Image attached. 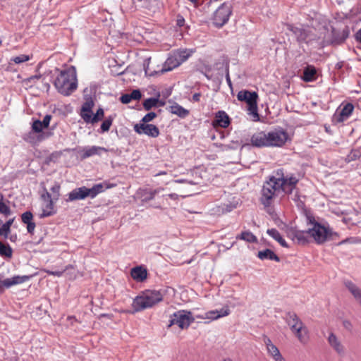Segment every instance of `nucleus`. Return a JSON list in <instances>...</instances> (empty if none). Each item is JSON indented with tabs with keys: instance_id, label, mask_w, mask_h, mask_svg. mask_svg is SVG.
Instances as JSON below:
<instances>
[{
	"instance_id": "1",
	"label": "nucleus",
	"mask_w": 361,
	"mask_h": 361,
	"mask_svg": "<svg viewBox=\"0 0 361 361\" xmlns=\"http://www.w3.org/2000/svg\"><path fill=\"white\" fill-rule=\"evenodd\" d=\"M299 178L293 173L285 174L283 169H277L264 181L261 190L260 202L269 208L274 200L281 195H291L297 188Z\"/></svg>"
},
{
	"instance_id": "2",
	"label": "nucleus",
	"mask_w": 361,
	"mask_h": 361,
	"mask_svg": "<svg viewBox=\"0 0 361 361\" xmlns=\"http://www.w3.org/2000/svg\"><path fill=\"white\" fill-rule=\"evenodd\" d=\"M306 221L307 224L310 226L307 229V233L319 245L323 244L328 240H334L336 237L338 236V234L333 231L329 225L321 224L310 214L306 215Z\"/></svg>"
},
{
	"instance_id": "3",
	"label": "nucleus",
	"mask_w": 361,
	"mask_h": 361,
	"mask_svg": "<svg viewBox=\"0 0 361 361\" xmlns=\"http://www.w3.org/2000/svg\"><path fill=\"white\" fill-rule=\"evenodd\" d=\"M54 86L58 92L64 95H71L78 87L76 70L71 66L60 72L54 81Z\"/></svg>"
},
{
	"instance_id": "4",
	"label": "nucleus",
	"mask_w": 361,
	"mask_h": 361,
	"mask_svg": "<svg viewBox=\"0 0 361 361\" xmlns=\"http://www.w3.org/2000/svg\"><path fill=\"white\" fill-rule=\"evenodd\" d=\"M163 300V295L158 290H145L135 298L133 307L135 312L151 308Z\"/></svg>"
},
{
	"instance_id": "5",
	"label": "nucleus",
	"mask_w": 361,
	"mask_h": 361,
	"mask_svg": "<svg viewBox=\"0 0 361 361\" xmlns=\"http://www.w3.org/2000/svg\"><path fill=\"white\" fill-rule=\"evenodd\" d=\"M289 30L295 35L299 43L308 44L319 39L315 29L309 26L295 27L290 25Z\"/></svg>"
},
{
	"instance_id": "6",
	"label": "nucleus",
	"mask_w": 361,
	"mask_h": 361,
	"mask_svg": "<svg viewBox=\"0 0 361 361\" xmlns=\"http://www.w3.org/2000/svg\"><path fill=\"white\" fill-rule=\"evenodd\" d=\"M195 318L192 316L190 311L185 310H178L171 315L169 327L177 325L181 329H186L195 322Z\"/></svg>"
},
{
	"instance_id": "7",
	"label": "nucleus",
	"mask_w": 361,
	"mask_h": 361,
	"mask_svg": "<svg viewBox=\"0 0 361 361\" xmlns=\"http://www.w3.org/2000/svg\"><path fill=\"white\" fill-rule=\"evenodd\" d=\"M232 13V4L224 2L214 13L212 16V23L216 27H223L229 20Z\"/></svg>"
},
{
	"instance_id": "8",
	"label": "nucleus",
	"mask_w": 361,
	"mask_h": 361,
	"mask_svg": "<svg viewBox=\"0 0 361 361\" xmlns=\"http://www.w3.org/2000/svg\"><path fill=\"white\" fill-rule=\"evenodd\" d=\"M269 147H281L288 139V135L282 128L275 129L267 133Z\"/></svg>"
},
{
	"instance_id": "9",
	"label": "nucleus",
	"mask_w": 361,
	"mask_h": 361,
	"mask_svg": "<svg viewBox=\"0 0 361 361\" xmlns=\"http://www.w3.org/2000/svg\"><path fill=\"white\" fill-rule=\"evenodd\" d=\"M287 236L294 243L299 245H305L308 243L309 233L307 231H300L290 227L286 230Z\"/></svg>"
},
{
	"instance_id": "10",
	"label": "nucleus",
	"mask_w": 361,
	"mask_h": 361,
	"mask_svg": "<svg viewBox=\"0 0 361 361\" xmlns=\"http://www.w3.org/2000/svg\"><path fill=\"white\" fill-rule=\"evenodd\" d=\"M134 130L139 135H146L150 137H157L160 133L159 128L153 124L136 123L134 125Z\"/></svg>"
},
{
	"instance_id": "11",
	"label": "nucleus",
	"mask_w": 361,
	"mask_h": 361,
	"mask_svg": "<svg viewBox=\"0 0 361 361\" xmlns=\"http://www.w3.org/2000/svg\"><path fill=\"white\" fill-rule=\"evenodd\" d=\"M250 141L252 145L254 147H269L267 133L264 131H259L254 133L251 137Z\"/></svg>"
},
{
	"instance_id": "12",
	"label": "nucleus",
	"mask_w": 361,
	"mask_h": 361,
	"mask_svg": "<svg viewBox=\"0 0 361 361\" xmlns=\"http://www.w3.org/2000/svg\"><path fill=\"white\" fill-rule=\"evenodd\" d=\"M353 104L351 103H347L343 106L340 112L336 113L334 115V119L336 121V123H343V121L349 118V117L353 114Z\"/></svg>"
},
{
	"instance_id": "13",
	"label": "nucleus",
	"mask_w": 361,
	"mask_h": 361,
	"mask_svg": "<svg viewBox=\"0 0 361 361\" xmlns=\"http://www.w3.org/2000/svg\"><path fill=\"white\" fill-rule=\"evenodd\" d=\"M49 136V134L47 133H42L39 135H35V133L31 130L27 133H25L23 135V139L24 141L31 144L32 145H36L42 140L48 138Z\"/></svg>"
},
{
	"instance_id": "14",
	"label": "nucleus",
	"mask_w": 361,
	"mask_h": 361,
	"mask_svg": "<svg viewBox=\"0 0 361 361\" xmlns=\"http://www.w3.org/2000/svg\"><path fill=\"white\" fill-rule=\"evenodd\" d=\"M116 184H109L107 182H102L93 185L91 188H86L88 197L94 198L98 194L104 192L105 189L113 188Z\"/></svg>"
},
{
	"instance_id": "15",
	"label": "nucleus",
	"mask_w": 361,
	"mask_h": 361,
	"mask_svg": "<svg viewBox=\"0 0 361 361\" xmlns=\"http://www.w3.org/2000/svg\"><path fill=\"white\" fill-rule=\"evenodd\" d=\"M286 324L290 327V331L293 330L294 328H298L300 326H302L304 323L298 317L297 314L294 312H287L283 317Z\"/></svg>"
},
{
	"instance_id": "16",
	"label": "nucleus",
	"mask_w": 361,
	"mask_h": 361,
	"mask_svg": "<svg viewBox=\"0 0 361 361\" xmlns=\"http://www.w3.org/2000/svg\"><path fill=\"white\" fill-rule=\"evenodd\" d=\"M31 277H32L31 276H27V275H24V276H18H18H14L11 278H7L4 280H2L1 283L4 287V289L5 288L8 289L13 286H16L18 284H21V283H23L27 281L28 280H30V279Z\"/></svg>"
},
{
	"instance_id": "17",
	"label": "nucleus",
	"mask_w": 361,
	"mask_h": 361,
	"mask_svg": "<svg viewBox=\"0 0 361 361\" xmlns=\"http://www.w3.org/2000/svg\"><path fill=\"white\" fill-rule=\"evenodd\" d=\"M230 123L231 120L228 115L224 111H219L215 115L212 124L214 127L219 126L226 128Z\"/></svg>"
},
{
	"instance_id": "18",
	"label": "nucleus",
	"mask_w": 361,
	"mask_h": 361,
	"mask_svg": "<svg viewBox=\"0 0 361 361\" xmlns=\"http://www.w3.org/2000/svg\"><path fill=\"white\" fill-rule=\"evenodd\" d=\"M291 331L301 344L306 345L308 343L309 331L305 324L300 326L298 328H294Z\"/></svg>"
},
{
	"instance_id": "19",
	"label": "nucleus",
	"mask_w": 361,
	"mask_h": 361,
	"mask_svg": "<svg viewBox=\"0 0 361 361\" xmlns=\"http://www.w3.org/2000/svg\"><path fill=\"white\" fill-rule=\"evenodd\" d=\"M68 199L66 202H73L75 200H84L88 197L86 190V187L82 186L80 188H75L71 191L68 195Z\"/></svg>"
},
{
	"instance_id": "20",
	"label": "nucleus",
	"mask_w": 361,
	"mask_h": 361,
	"mask_svg": "<svg viewBox=\"0 0 361 361\" xmlns=\"http://www.w3.org/2000/svg\"><path fill=\"white\" fill-rule=\"evenodd\" d=\"M332 43L335 44H341L343 43L346 39L349 37L350 29L345 26L341 31L333 30Z\"/></svg>"
},
{
	"instance_id": "21",
	"label": "nucleus",
	"mask_w": 361,
	"mask_h": 361,
	"mask_svg": "<svg viewBox=\"0 0 361 361\" xmlns=\"http://www.w3.org/2000/svg\"><path fill=\"white\" fill-rule=\"evenodd\" d=\"M231 311L228 307H224L219 310H211L204 314V317L209 320H216L219 318L228 316Z\"/></svg>"
},
{
	"instance_id": "22",
	"label": "nucleus",
	"mask_w": 361,
	"mask_h": 361,
	"mask_svg": "<svg viewBox=\"0 0 361 361\" xmlns=\"http://www.w3.org/2000/svg\"><path fill=\"white\" fill-rule=\"evenodd\" d=\"M237 98L239 101H244L247 104V105H250L257 100L258 95L255 92L241 90L238 92Z\"/></svg>"
},
{
	"instance_id": "23",
	"label": "nucleus",
	"mask_w": 361,
	"mask_h": 361,
	"mask_svg": "<svg viewBox=\"0 0 361 361\" xmlns=\"http://www.w3.org/2000/svg\"><path fill=\"white\" fill-rule=\"evenodd\" d=\"M21 221L27 225V231L30 234H33L36 224L33 221V215L31 212L27 211L21 214Z\"/></svg>"
},
{
	"instance_id": "24",
	"label": "nucleus",
	"mask_w": 361,
	"mask_h": 361,
	"mask_svg": "<svg viewBox=\"0 0 361 361\" xmlns=\"http://www.w3.org/2000/svg\"><path fill=\"white\" fill-rule=\"evenodd\" d=\"M330 346L339 355H344L345 348L341 341L334 333H330L328 337Z\"/></svg>"
},
{
	"instance_id": "25",
	"label": "nucleus",
	"mask_w": 361,
	"mask_h": 361,
	"mask_svg": "<svg viewBox=\"0 0 361 361\" xmlns=\"http://www.w3.org/2000/svg\"><path fill=\"white\" fill-rule=\"evenodd\" d=\"M131 276L137 282H142L147 279V271L142 266L135 267L131 269Z\"/></svg>"
},
{
	"instance_id": "26",
	"label": "nucleus",
	"mask_w": 361,
	"mask_h": 361,
	"mask_svg": "<svg viewBox=\"0 0 361 361\" xmlns=\"http://www.w3.org/2000/svg\"><path fill=\"white\" fill-rule=\"evenodd\" d=\"M179 66L180 62L178 61L177 58L174 55L173 52H172L164 62L161 72L171 71Z\"/></svg>"
},
{
	"instance_id": "27",
	"label": "nucleus",
	"mask_w": 361,
	"mask_h": 361,
	"mask_svg": "<svg viewBox=\"0 0 361 361\" xmlns=\"http://www.w3.org/2000/svg\"><path fill=\"white\" fill-rule=\"evenodd\" d=\"M345 286L353 295L355 300L361 305V289L350 281H345Z\"/></svg>"
},
{
	"instance_id": "28",
	"label": "nucleus",
	"mask_w": 361,
	"mask_h": 361,
	"mask_svg": "<svg viewBox=\"0 0 361 361\" xmlns=\"http://www.w3.org/2000/svg\"><path fill=\"white\" fill-rule=\"evenodd\" d=\"M317 70L314 66L308 65L303 70L302 79L305 82H312L316 80Z\"/></svg>"
},
{
	"instance_id": "29",
	"label": "nucleus",
	"mask_w": 361,
	"mask_h": 361,
	"mask_svg": "<svg viewBox=\"0 0 361 361\" xmlns=\"http://www.w3.org/2000/svg\"><path fill=\"white\" fill-rule=\"evenodd\" d=\"M102 152H107V149L99 146L87 147L83 149L82 157V159H87L95 154L100 155Z\"/></svg>"
},
{
	"instance_id": "30",
	"label": "nucleus",
	"mask_w": 361,
	"mask_h": 361,
	"mask_svg": "<svg viewBox=\"0 0 361 361\" xmlns=\"http://www.w3.org/2000/svg\"><path fill=\"white\" fill-rule=\"evenodd\" d=\"M104 115L103 109L99 108L94 115L84 114L83 120L87 123H95L101 121Z\"/></svg>"
},
{
	"instance_id": "31",
	"label": "nucleus",
	"mask_w": 361,
	"mask_h": 361,
	"mask_svg": "<svg viewBox=\"0 0 361 361\" xmlns=\"http://www.w3.org/2000/svg\"><path fill=\"white\" fill-rule=\"evenodd\" d=\"M257 257L261 260H273L277 262H280V258L270 249H265L264 250L259 251Z\"/></svg>"
},
{
	"instance_id": "32",
	"label": "nucleus",
	"mask_w": 361,
	"mask_h": 361,
	"mask_svg": "<svg viewBox=\"0 0 361 361\" xmlns=\"http://www.w3.org/2000/svg\"><path fill=\"white\" fill-rule=\"evenodd\" d=\"M170 112L173 114H176L181 118H186L189 114L190 111L183 108L182 106L177 103L170 106Z\"/></svg>"
},
{
	"instance_id": "33",
	"label": "nucleus",
	"mask_w": 361,
	"mask_h": 361,
	"mask_svg": "<svg viewBox=\"0 0 361 361\" xmlns=\"http://www.w3.org/2000/svg\"><path fill=\"white\" fill-rule=\"evenodd\" d=\"M173 52L174 55L176 56V57L177 58L178 61L180 62V65L183 62H185V61H187L188 59V58L193 53V51L185 49H178Z\"/></svg>"
},
{
	"instance_id": "34",
	"label": "nucleus",
	"mask_w": 361,
	"mask_h": 361,
	"mask_svg": "<svg viewBox=\"0 0 361 361\" xmlns=\"http://www.w3.org/2000/svg\"><path fill=\"white\" fill-rule=\"evenodd\" d=\"M267 233L277 241L282 247H288V245L286 241L281 236L280 233L276 228H271L267 231Z\"/></svg>"
},
{
	"instance_id": "35",
	"label": "nucleus",
	"mask_w": 361,
	"mask_h": 361,
	"mask_svg": "<svg viewBox=\"0 0 361 361\" xmlns=\"http://www.w3.org/2000/svg\"><path fill=\"white\" fill-rule=\"evenodd\" d=\"M264 343L266 345L268 353L273 357L279 354V348L271 342V339L267 336L264 338Z\"/></svg>"
},
{
	"instance_id": "36",
	"label": "nucleus",
	"mask_w": 361,
	"mask_h": 361,
	"mask_svg": "<svg viewBox=\"0 0 361 361\" xmlns=\"http://www.w3.org/2000/svg\"><path fill=\"white\" fill-rule=\"evenodd\" d=\"M236 239L245 240L247 243L257 242V238L249 231L242 232L240 235L236 236Z\"/></svg>"
},
{
	"instance_id": "37",
	"label": "nucleus",
	"mask_w": 361,
	"mask_h": 361,
	"mask_svg": "<svg viewBox=\"0 0 361 361\" xmlns=\"http://www.w3.org/2000/svg\"><path fill=\"white\" fill-rule=\"evenodd\" d=\"M13 250L8 244L0 242V256L4 258H11Z\"/></svg>"
},
{
	"instance_id": "38",
	"label": "nucleus",
	"mask_w": 361,
	"mask_h": 361,
	"mask_svg": "<svg viewBox=\"0 0 361 361\" xmlns=\"http://www.w3.org/2000/svg\"><path fill=\"white\" fill-rule=\"evenodd\" d=\"M55 213L54 211V200H49L46 202V205L42 209V213L40 215L41 218L47 217L53 215Z\"/></svg>"
},
{
	"instance_id": "39",
	"label": "nucleus",
	"mask_w": 361,
	"mask_h": 361,
	"mask_svg": "<svg viewBox=\"0 0 361 361\" xmlns=\"http://www.w3.org/2000/svg\"><path fill=\"white\" fill-rule=\"evenodd\" d=\"M94 106V102L92 99H90L87 100L82 106L81 111H80V116L83 119L84 114H92V109Z\"/></svg>"
},
{
	"instance_id": "40",
	"label": "nucleus",
	"mask_w": 361,
	"mask_h": 361,
	"mask_svg": "<svg viewBox=\"0 0 361 361\" xmlns=\"http://www.w3.org/2000/svg\"><path fill=\"white\" fill-rule=\"evenodd\" d=\"M14 218L8 219L5 224H4L0 228V235L7 238L11 231V226H12Z\"/></svg>"
},
{
	"instance_id": "41",
	"label": "nucleus",
	"mask_w": 361,
	"mask_h": 361,
	"mask_svg": "<svg viewBox=\"0 0 361 361\" xmlns=\"http://www.w3.org/2000/svg\"><path fill=\"white\" fill-rule=\"evenodd\" d=\"M164 188H159L154 190H147L144 191V193L142 194L143 200L146 202H149L150 200H152L155 195L162 191Z\"/></svg>"
},
{
	"instance_id": "42",
	"label": "nucleus",
	"mask_w": 361,
	"mask_h": 361,
	"mask_svg": "<svg viewBox=\"0 0 361 361\" xmlns=\"http://www.w3.org/2000/svg\"><path fill=\"white\" fill-rule=\"evenodd\" d=\"M157 102H159L158 97L148 98L144 101L143 107L145 110L149 111L152 108L157 106Z\"/></svg>"
},
{
	"instance_id": "43",
	"label": "nucleus",
	"mask_w": 361,
	"mask_h": 361,
	"mask_svg": "<svg viewBox=\"0 0 361 361\" xmlns=\"http://www.w3.org/2000/svg\"><path fill=\"white\" fill-rule=\"evenodd\" d=\"M257 110V101L248 105L249 114L252 116L253 120L255 121L259 120V116Z\"/></svg>"
},
{
	"instance_id": "44",
	"label": "nucleus",
	"mask_w": 361,
	"mask_h": 361,
	"mask_svg": "<svg viewBox=\"0 0 361 361\" xmlns=\"http://www.w3.org/2000/svg\"><path fill=\"white\" fill-rule=\"evenodd\" d=\"M0 213L6 216L11 214L10 207L4 202V195L0 194Z\"/></svg>"
},
{
	"instance_id": "45",
	"label": "nucleus",
	"mask_w": 361,
	"mask_h": 361,
	"mask_svg": "<svg viewBox=\"0 0 361 361\" xmlns=\"http://www.w3.org/2000/svg\"><path fill=\"white\" fill-rule=\"evenodd\" d=\"M113 120L114 118L111 116L106 118L101 125L100 133L107 132L109 130L111 126L112 125Z\"/></svg>"
},
{
	"instance_id": "46",
	"label": "nucleus",
	"mask_w": 361,
	"mask_h": 361,
	"mask_svg": "<svg viewBox=\"0 0 361 361\" xmlns=\"http://www.w3.org/2000/svg\"><path fill=\"white\" fill-rule=\"evenodd\" d=\"M45 128V127L42 125L41 121L35 120L32 122V130L36 133H42V130Z\"/></svg>"
},
{
	"instance_id": "47",
	"label": "nucleus",
	"mask_w": 361,
	"mask_h": 361,
	"mask_svg": "<svg viewBox=\"0 0 361 361\" xmlns=\"http://www.w3.org/2000/svg\"><path fill=\"white\" fill-rule=\"evenodd\" d=\"M70 268H73L72 265H68L66 266L62 270H57V271H51V270H46V273L49 275L61 277L63 274V273L69 269Z\"/></svg>"
},
{
	"instance_id": "48",
	"label": "nucleus",
	"mask_w": 361,
	"mask_h": 361,
	"mask_svg": "<svg viewBox=\"0 0 361 361\" xmlns=\"http://www.w3.org/2000/svg\"><path fill=\"white\" fill-rule=\"evenodd\" d=\"M60 189L61 186L58 183H55V184L51 188V191L53 193V200L55 201L58 200L59 198Z\"/></svg>"
},
{
	"instance_id": "49",
	"label": "nucleus",
	"mask_w": 361,
	"mask_h": 361,
	"mask_svg": "<svg viewBox=\"0 0 361 361\" xmlns=\"http://www.w3.org/2000/svg\"><path fill=\"white\" fill-rule=\"evenodd\" d=\"M30 60V56L25 54H21L17 56H15L11 59V61H13L16 64H19Z\"/></svg>"
},
{
	"instance_id": "50",
	"label": "nucleus",
	"mask_w": 361,
	"mask_h": 361,
	"mask_svg": "<svg viewBox=\"0 0 361 361\" xmlns=\"http://www.w3.org/2000/svg\"><path fill=\"white\" fill-rule=\"evenodd\" d=\"M240 142L236 141H231L229 144L226 145H222V148L224 150H228V149H236L240 147Z\"/></svg>"
},
{
	"instance_id": "51",
	"label": "nucleus",
	"mask_w": 361,
	"mask_h": 361,
	"mask_svg": "<svg viewBox=\"0 0 361 361\" xmlns=\"http://www.w3.org/2000/svg\"><path fill=\"white\" fill-rule=\"evenodd\" d=\"M157 116V115L155 112H149L143 116V118L140 121V123H148L149 122L152 121L154 118H155Z\"/></svg>"
},
{
	"instance_id": "52",
	"label": "nucleus",
	"mask_w": 361,
	"mask_h": 361,
	"mask_svg": "<svg viewBox=\"0 0 361 361\" xmlns=\"http://www.w3.org/2000/svg\"><path fill=\"white\" fill-rule=\"evenodd\" d=\"M130 95L132 99H134V100H139L142 97L141 92L139 90H133L130 93Z\"/></svg>"
},
{
	"instance_id": "53",
	"label": "nucleus",
	"mask_w": 361,
	"mask_h": 361,
	"mask_svg": "<svg viewBox=\"0 0 361 361\" xmlns=\"http://www.w3.org/2000/svg\"><path fill=\"white\" fill-rule=\"evenodd\" d=\"M225 71H226V82L227 84L228 85V86L232 88V82H231V78H230V74H229V65L228 63H227L226 65V68H225Z\"/></svg>"
},
{
	"instance_id": "54",
	"label": "nucleus",
	"mask_w": 361,
	"mask_h": 361,
	"mask_svg": "<svg viewBox=\"0 0 361 361\" xmlns=\"http://www.w3.org/2000/svg\"><path fill=\"white\" fill-rule=\"evenodd\" d=\"M44 193L41 195V197L44 201L47 202L49 200H54L53 198H51V194L47 191L46 188H44Z\"/></svg>"
},
{
	"instance_id": "55",
	"label": "nucleus",
	"mask_w": 361,
	"mask_h": 361,
	"mask_svg": "<svg viewBox=\"0 0 361 361\" xmlns=\"http://www.w3.org/2000/svg\"><path fill=\"white\" fill-rule=\"evenodd\" d=\"M132 99L130 94H123L121 97H120V101L123 103V104H128Z\"/></svg>"
},
{
	"instance_id": "56",
	"label": "nucleus",
	"mask_w": 361,
	"mask_h": 361,
	"mask_svg": "<svg viewBox=\"0 0 361 361\" xmlns=\"http://www.w3.org/2000/svg\"><path fill=\"white\" fill-rule=\"evenodd\" d=\"M51 115H46L44 118H43V121H41L42 125L45 127V128H47L49 125V123H50V121H51Z\"/></svg>"
},
{
	"instance_id": "57",
	"label": "nucleus",
	"mask_w": 361,
	"mask_h": 361,
	"mask_svg": "<svg viewBox=\"0 0 361 361\" xmlns=\"http://www.w3.org/2000/svg\"><path fill=\"white\" fill-rule=\"evenodd\" d=\"M184 23H185L184 18L182 16L178 15L177 16V20H176V25H177V26L182 27V26L184 25Z\"/></svg>"
},
{
	"instance_id": "58",
	"label": "nucleus",
	"mask_w": 361,
	"mask_h": 361,
	"mask_svg": "<svg viewBox=\"0 0 361 361\" xmlns=\"http://www.w3.org/2000/svg\"><path fill=\"white\" fill-rule=\"evenodd\" d=\"M355 242H356V240H355V239L354 238H345V240H343L341 242H339L338 243V245H343V244H345L347 243H355Z\"/></svg>"
},
{
	"instance_id": "59",
	"label": "nucleus",
	"mask_w": 361,
	"mask_h": 361,
	"mask_svg": "<svg viewBox=\"0 0 361 361\" xmlns=\"http://www.w3.org/2000/svg\"><path fill=\"white\" fill-rule=\"evenodd\" d=\"M343 326L345 329H347L348 331H350L353 329V325H352L351 322L348 320H344L343 322Z\"/></svg>"
},
{
	"instance_id": "60",
	"label": "nucleus",
	"mask_w": 361,
	"mask_h": 361,
	"mask_svg": "<svg viewBox=\"0 0 361 361\" xmlns=\"http://www.w3.org/2000/svg\"><path fill=\"white\" fill-rule=\"evenodd\" d=\"M200 97H201V94H200V92L195 93V94L192 95V100L193 102H199V101H200Z\"/></svg>"
},
{
	"instance_id": "61",
	"label": "nucleus",
	"mask_w": 361,
	"mask_h": 361,
	"mask_svg": "<svg viewBox=\"0 0 361 361\" xmlns=\"http://www.w3.org/2000/svg\"><path fill=\"white\" fill-rule=\"evenodd\" d=\"M355 39L361 44V28L355 34Z\"/></svg>"
},
{
	"instance_id": "62",
	"label": "nucleus",
	"mask_w": 361,
	"mask_h": 361,
	"mask_svg": "<svg viewBox=\"0 0 361 361\" xmlns=\"http://www.w3.org/2000/svg\"><path fill=\"white\" fill-rule=\"evenodd\" d=\"M273 358H274V361H286L281 353L273 357Z\"/></svg>"
},
{
	"instance_id": "63",
	"label": "nucleus",
	"mask_w": 361,
	"mask_h": 361,
	"mask_svg": "<svg viewBox=\"0 0 361 361\" xmlns=\"http://www.w3.org/2000/svg\"><path fill=\"white\" fill-rule=\"evenodd\" d=\"M178 195L176 193H171L169 195V197L172 200H176L178 198Z\"/></svg>"
},
{
	"instance_id": "64",
	"label": "nucleus",
	"mask_w": 361,
	"mask_h": 361,
	"mask_svg": "<svg viewBox=\"0 0 361 361\" xmlns=\"http://www.w3.org/2000/svg\"><path fill=\"white\" fill-rule=\"evenodd\" d=\"M9 239H10V240H11V242H16V240H17V235H16V234H15V235H11V236H10V238H9Z\"/></svg>"
}]
</instances>
